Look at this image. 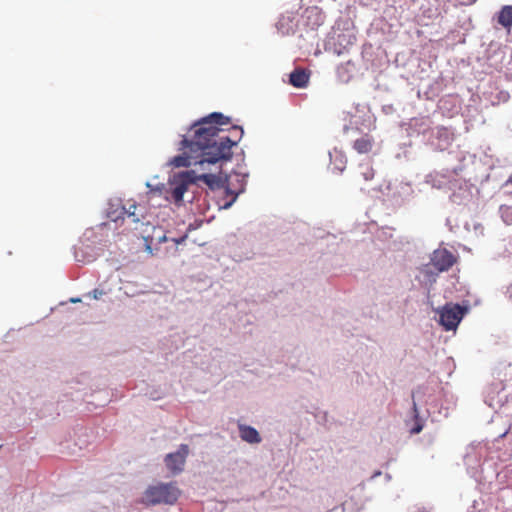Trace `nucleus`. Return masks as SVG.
Instances as JSON below:
<instances>
[{
    "instance_id": "obj_8",
    "label": "nucleus",
    "mask_w": 512,
    "mask_h": 512,
    "mask_svg": "<svg viewBox=\"0 0 512 512\" xmlns=\"http://www.w3.org/2000/svg\"><path fill=\"white\" fill-rule=\"evenodd\" d=\"M497 24L510 34L512 29V5H504L494 16Z\"/></svg>"
},
{
    "instance_id": "obj_3",
    "label": "nucleus",
    "mask_w": 512,
    "mask_h": 512,
    "mask_svg": "<svg viewBox=\"0 0 512 512\" xmlns=\"http://www.w3.org/2000/svg\"><path fill=\"white\" fill-rule=\"evenodd\" d=\"M198 180L206 184L210 189H219L224 188L227 196H230L231 199L223 205V208H229L237 199L238 195L244 191V183L243 180L237 179L240 182V186L237 190H233L231 188V183L227 176H222L221 173L213 174V173H203L199 175Z\"/></svg>"
},
{
    "instance_id": "obj_9",
    "label": "nucleus",
    "mask_w": 512,
    "mask_h": 512,
    "mask_svg": "<svg viewBox=\"0 0 512 512\" xmlns=\"http://www.w3.org/2000/svg\"><path fill=\"white\" fill-rule=\"evenodd\" d=\"M240 438L250 444H258L261 442L259 432L252 426L245 424H238Z\"/></svg>"
},
{
    "instance_id": "obj_19",
    "label": "nucleus",
    "mask_w": 512,
    "mask_h": 512,
    "mask_svg": "<svg viewBox=\"0 0 512 512\" xmlns=\"http://www.w3.org/2000/svg\"><path fill=\"white\" fill-rule=\"evenodd\" d=\"M507 184H512V172H511V175L509 176V178L507 180Z\"/></svg>"
},
{
    "instance_id": "obj_5",
    "label": "nucleus",
    "mask_w": 512,
    "mask_h": 512,
    "mask_svg": "<svg viewBox=\"0 0 512 512\" xmlns=\"http://www.w3.org/2000/svg\"><path fill=\"white\" fill-rule=\"evenodd\" d=\"M194 182L189 172L181 173L173 178L170 183V195L176 204L183 201V196L188 190V186Z\"/></svg>"
},
{
    "instance_id": "obj_14",
    "label": "nucleus",
    "mask_w": 512,
    "mask_h": 512,
    "mask_svg": "<svg viewBox=\"0 0 512 512\" xmlns=\"http://www.w3.org/2000/svg\"><path fill=\"white\" fill-rule=\"evenodd\" d=\"M500 214L506 224H512V206L501 205Z\"/></svg>"
},
{
    "instance_id": "obj_13",
    "label": "nucleus",
    "mask_w": 512,
    "mask_h": 512,
    "mask_svg": "<svg viewBox=\"0 0 512 512\" xmlns=\"http://www.w3.org/2000/svg\"><path fill=\"white\" fill-rule=\"evenodd\" d=\"M136 209H137V205L135 202L129 203L128 207H126V206L123 207V215H126L129 218H132V221L134 223H138L141 220V216H139L136 213Z\"/></svg>"
},
{
    "instance_id": "obj_6",
    "label": "nucleus",
    "mask_w": 512,
    "mask_h": 512,
    "mask_svg": "<svg viewBox=\"0 0 512 512\" xmlns=\"http://www.w3.org/2000/svg\"><path fill=\"white\" fill-rule=\"evenodd\" d=\"M189 454V447L181 444L178 451L169 453L165 456L164 462L172 474H179L184 470L186 458Z\"/></svg>"
},
{
    "instance_id": "obj_2",
    "label": "nucleus",
    "mask_w": 512,
    "mask_h": 512,
    "mask_svg": "<svg viewBox=\"0 0 512 512\" xmlns=\"http://www.w3.org/2000/svg\"><path fill=\"white\" fill-rule=\"evenodd\" d=\"M180 496V490L175 483H160L147 488L144 494L145 502L149 505L174 504Z\"/></svg>"
},
{
    "instance_id": "obj_10",
    "label": "nucleus",
    "mask_w": 512,
    "mask_h": 512,
    "mask_svg": "<svg viewBox=\"0 0 512 512\" xmlns=\"http://www.w3.org/2000/svg\"><path fill=\"white\" fill-rule=\"evenodd\" d=\"M310 73L303 68H296L290 74L289 83L296 88H304L309 82Z\"/></svg>"
},
{
    "instance_id": "obj_20",
    "label": "nucleus",
    "mask_w": 512,
    "mask_h": 512,
    "mask_svg": "<svg viewBox=\"0 0 512 512\" xmlns=\"http://www.w3.org/2000/svg\"><path fill=\"white\" fill-rule=\"evenodd\" d=\"M413 407H414V411L417 412V407H416L415 403L413 404Z\"/></svg>"
},
{
    "instance_id": "obj_7",
    "label": "nucleus",
    "mask_w": 512,
    "mask_h": 512,
    "mask_svg": "<svg viewBox=\"0 0 512 512\" xmlns=\"http://www.w3.org/2000/svg\"><path fill=\"white\" fill-rule=\"evenodd\" d=\"M457 261L456 256L447 249H437L431 257V264L439 271H448Z\"/></svg>"
},
{
    "instance_id": "obj_15",
    "label": "nucleus",
    "mask_w": 512,
    "mask_h": 512,
    "mask_svg": "<svg viewBox=\"0 0 512 512\" xmlns=\"http://www.w3.org/2000/svg\"><path fill=\"white\" fill-rule=\"evenodd\" d=\"M106 294H107V291H105L104 289L95 288L94 290L88 292L85 296L89 297L91 299H94V300H99Z\"/></svg>"
},
{
    "instance_id": "obj_17",
    "label": "nucleus",
    "mask_w": 512,
    "mask_h": 512,
    "mask_svg": "<svg viewBox=\"0 0 512 512\" xmlns=\"http://www.w3.org/2000/svg\"><path fill=\"white\" fill-rule=\"evenodd\" d=\"M438 132L439 133H443V134H447L448 130L446 128H444V127H441V128L438 129Z\"/></svg>"
},
{
    "instance_id": "obj_12",
    "label": "nucleus",
    "mask_w": 512,
    "mask_h": 512,
    "mask_svg": "<svg viewBox=\"0 0 512 512\" xmlns=\"http://www.w3.org/2000/svg\"><path fill=\"white\" fill-rule=\"evenodd\" d=\"M360 174L365 181H370L375 176V170L371 162H364L359 165Z\"/></svg>"
},
{
    "instance_id": "obj_1",
    "label": "nucleus",
    "mask_w": 512,
    "mask_h": 512,
    "mask_svg": "<svg viewBox=\"0 0 512 512\" xmlns=\"http://www.w3.org/2000/svg\"><path fill=\"white\" fill-rule=\"evenodd\" d=\"M229 123V118L219 112L193 123L180 143L182 154L175 156L171 164L175 167L199 166L203 170L205 164L230 160L232 147L237 145L244 132L241 127L233 126L231 132L234 135L230 136L220 127Z\"/></svg>"
},
{
    "instance_id": "obj_18",
    "label": "nucleus",
    "mask_w": 512,
    "mask_h": 512,
    "mask_svg": "<svg viewBox=\"0 0 512 512\" xmlns=\"http://www.w3.org/2000/svg\"><path fill=\"white\" fill-rule=\"evenodd\" d=\"M80 301H81V299H80V298H72V299H71V302H73V303H78V302H80Z\"/></svg>"
},
{
    "instance_id": "obj_16",
    "label": "nucleus",
    "mask_w": 512,
    "mask_h": 512,
    "mask_svg": "<svg viewBox=\"0 0 512 512\" xmlns=\"http://www.w3.org/2000/svg\"><path fill=\"white\" fill-rule=\"evenodd\" d=\"M423 426L421 424H417L415 427L412 428L411 433L412 434H418L422 431Z\"/></svg>"
},
{
    "instance_id": "obj_11",
    "label": "nucleus",
    "mask_w": 512,
    "mask_h": 512,
    "mask_svg": "<svg viewBox=\"0 0 512 512\" xmlns=\"http://www.w3.org/2000/svg\"><path fill=\"white\" fill-rule=\"evenodd\" d=\"M374 146V138L368 134L356 139L353 144V148L359 154H367L372 151Z\"/></svg>"
},
{
    "instance_id": "obj_4",
    "label": "nucleus",
    "mask_w": 512,
    "mask_h": 512,
    "mask_svg": "<svg viewBox=\"0 0 512 512\" xmlns=\"http://www.w3.org/2000/svg\"><path fill=\"white\" fill-rule=\"evenodd\" d=\"M466 311L467 309L459 304L447 303L438 310L439 323L446 331L454 330L459 325Z\"/></svg>"
}]
</instances>
